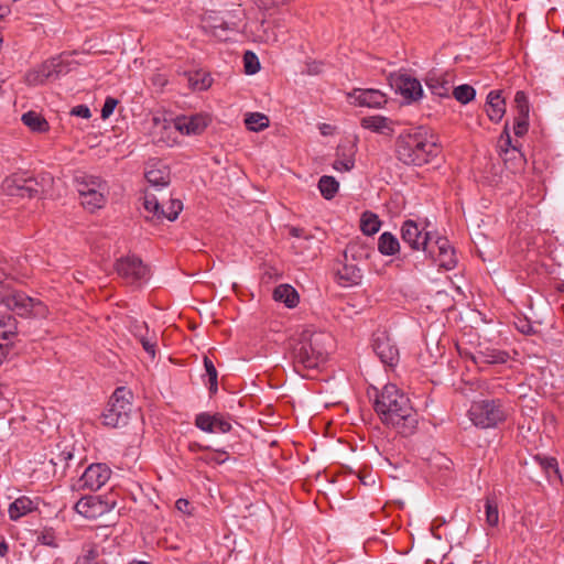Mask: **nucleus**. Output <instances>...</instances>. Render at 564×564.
Returning a JSON list of instances; mask_svg holds the SVG:
<instances>
[{
    "label": "nucleus",
    "instance_id": "obj_44",
    "mask_svg": "<svg viewBox=\"0 0 564 564\" xmlns=\"http://www.w3.org/2000/svg\"><path fill=\"white\" fill-rule=\"evenodd\" d=\"M228 453L226 451L217 449L214 453L199 457L200 460L207 463V464H217L221 465L228 459Z\"/></svg>",
    "mask_w": 564,
    "mask_h": 564
},
{
    "label": "nucleus",
    "instance_id": "obj_26",
    "mask_svg": "<svg viewBox=\"0 0 564 564\" xmlns=\"http://www.w3.org/2000/svg\"><path fill=\"white\" fill-rule=\"evenodd\" d=\"M116 269L118 274L128 282H137L141 272V260L130 257L122 258L118 260Z\"/></svg>",
    "mask_w": 564,
    "mask_h": 564
},
{
    "label": "nucleus",
    "instance_id": "obj_61",
    "mask_svg": "<svg viewBox=\"0 0 564 564\" xmlns=\"http://www.w3.org/2000/svg\"><path fill=\"white\" fill-rule=\"evenodd\" d=\"M325 131H327V124H324V131H322V134H325Z\"/></svg>",
    "mask_w": 564,
    "mask_h": 564
},
{
    "label": "nucleus",
    "instance_id": "obj_9",
    "mask_svg": "<svg viewBox=\"0 0 564 564\" xmlns=\"http://www.w3.org/2000/svg\"><path fill=\"white\" fill-rule=\"evenodd\" d=\"M143 178L148 185L143 191L149 189L158 196L163 194L171 182V173L169 166L158 159L150 160L143 167Z\"/></svg>",
    "mask_w": 564,
    "mask_h": 564
},
{
    "label": "nucleus",
    "instance_id": "obj_64",
    "mask_svg": "<svg viewBox=\"0 0 564 564\" xmlns=\"http://www.w3.org/2000/svg\"><path fill=\"white\" fill-rule=\"evenodd\" d=\"M474 564H486V563H485V562H482V561H477V562H475Z\"/></svg>",
    "mask_w": 564,
    "mask_h": 564
},
{
    "label": "nucleus",
    "instance_id": "obj_37",
    "mask_svg": "<svg viewBox=\"0 0 564 564\" xmlns=\"http://www.w3.org/2000/svg\"><path fill=\"white\" fill-rule=\"evenodd\" d=\"M485 516H486V523L491 527L496 528L499 524V508H498V501L496 497L494 496H487L485 499Z\"/></svg>",
    "mask_w": 564,
    "mask_h": 564
},
{
    "label": "nucleus",
    "instance_id": "obj_43",
    "mask_svg": "<svg viewBox=\"0 0 564 564\" xmlns=\"http://www.w3.org/2000/svg\"><path fill=\"white\" fill-rule=\"evenodd\" d=\"M245 70L249 75L256 74L260 69V63L257 55L247 51L243 55Z\"/></svg>",
    "mask_w": 564,
    "mask_h": 564
},
{
    "label": "nucleus",
    "instance_id": "obj_23",
    "mask_svg": "<svg viewBox=\"0 0 564 564\" xmlns=\"http://www.w3.org/2000/svg\"><path fill=\"white\" fill-rule=\"evenodd\" d=\"M469 357L475 365H496V364H505L509 359V355L506 351L486 348L485 350H479L476 354L465 355Z\"/></svg>",
    "mask_w": 564,
    "mask_h": 564
},
{
    "label": "nucleus",
    "instance_id": "obj_42",
    "mask_svg": "<svg viewBox=\"0 0 564 564\" xmlns=\"http://www.w3.org/2000/svg\"><path fill=\"white\" fill-rule=\"evenodd\" d=\"M517 116L529 117L530 105L527 95L519 90L514 95Z\"/></svg>",
    "mask_w": 564,
    "mask_h": 564
},
{
    "label": "nucleus",
    "instance_id": "obj_8",
    "mask_svg": "<svg viewBox=\"0 0 564 564\" xmlns=\"http://www.w3.org/2000/svg\"><path fill=\"white\" fill-rule=\"evenodd\" d=\"M164 195H156L149 189L143 191V208L153 214L158 220L167 219L173 221L183 209L180 199L169 198L167 206L164 205Z\"/></svg>",
    "mask_w": 564,
    "mask_h": 564
},
{
    "label": "nucleus",
    "instance_id": "obj_35",
    "mask_svg": "<svg viewBox=\"0 0 564 564\" xmlns=\"http://www.w3.org/2000/svg\"><path fill=\"white\" fill-rule=\"evenodd\" d=\"M535 459L539 463L542 470L545 473L550 481L562 479L556 458L536 456Z\"/></svg>",
    "mask_w": 564,
    "mask_h": 564
},
{
    "label": "nucleus",
    "instance_id": "obj_51",
    "mask_svg": "<svg viewBox=\"0 0 564 564\" xmlns=\"http://www.w3.org/2000/svg\"><path fill=\"white\" fill-rule=\"evenodd\" d=\"M72 116L89 119L91 117L90 109L86 105H78L72 108Z\"/></svg>",
    "mask_w": 564,
    "mask_h": 564
},
{
    "label": "nucleus",
    "instance_id": "obj_13",
    "mask_svg": "<svg viewBox=\"0 0 564 564\" xmlns=\"http://www.w3.org/2000/svg\"><path fill=\"white\" fill-rule=\"evenodd\" d=\"M110 474L111 470L106 464H91L77 480L76 487L79 490H98L109 480Z\"/></svg>",
    "mask_w": 564,
    "mask_h": 564
},
{
    "label": "nucleus",
    "instance_id": "obj_38",
    "mask_svg": "<svg viewBox=\"0 0 564 564\" xmlns=\"http://www.w3.org/2000/svg\"><path fill=\"white\" fill-rule=\"evenodd\" d=\"M339 183L333 176L323 175L318 181V189L325 199H332L338 192Z\"/></svg>",
    "mask_w": 564,
    "mask_h": 564
},
{
    "label": "nucleus",
    "instance_id": "obj_57",
    "mask_svg": "<svg viewBox=\"0 0 564 564\" xmlns=\"http://www.w3.org/2000/svg\"><path fill=\"white\" fill-rule=\"evenodd\" d=\"M207 449H209V447H208V446H204V445H202V444H199V443H197V442H191V443L188 444V451H189L191 453H193V454H195V453H197V452H199V451H207Z\"/></svg>",
    "mask_w": 564,
    "mask_h": 564
},
{
    "label": "nucleus",
    "instance_id": "obj_60",
    "mask_svg": "<svg viewBox=\"0 0 564 564\" xmlns=\"http://www.w3.org/2000/svg\"><path fill=\"white\" fill-rule=\"evenodd\" d=\"M355 249H356V246L355 245H350L347 247L346 251H345V256H347L348 253H351V256L355 258Z\"/></svg>",
    "mask_w": 564,
    "mask_h": 564
},
{
    "label": "nucleus",
    "instance_id": "obj_18",
    "mask_svg": "<svg viewBox=\"0 0 564 564\" xmlns=\"http://www.w3.org/2000/svg\"><path fill=\"white\" fill-rule=\"evenodd\" d=\"M351 105L368 108H381L387 104V96L378 89L356 88L347 94Z\"/></svg>",
    "mask_w": 564,
    "mask_h": 564
},
{
    "label": "nucleus",
    "instance_id": "obj_12",
    "mask_svg": "<svg viewBox=\"0 0 564 564\" xmlns=\"http://www.w3.org/2000/svg\"><path fill=\"white\" fill-rule=\"evenodd\" d=\"M149 130V137L155 144L171 145L174 142L172 138L173 133V120L167 119L164 113L154 112L151 113L150 118L145 120Z\"/></svg>",
    "mask_w": 564,
    "mask_h": 564
},
{
    "label": "nucleus",
    "instance_id": "obj_20",
    "mask_svg": "<svg viewBox=\"0 0 564 564\" xmlns=\"http://www.w3.org/2000/svg\"><path fill=\"white\" fill-rule=\"evenodd\" d=\"M75 510L87 519H96L109 511V503L98 496H87L76 502Z\"/></svg>",
    "mask_w": 564,
    "mask_h": 564
},
{
    "label": "nucleus",
    "instance_id": "obj_62",
    "mask_svg": "<svg viewBox=\"0 0 564 564\" xmlns=\"http://www.w3.org/2000/svg\"><path fill=\"white\" fill-rule=\"evenodd\" d=\"M325 131H327V124H324V131H322V134H325Z\"/></svg>",
    "mask_w": 564,
    "mask_h": 564
},
{
    "label": "nucleus",
    "instance_id": "obj_27",
    "mask_svg": "<svg viewBox=\"0 0 564 564\" xmlns=\"http://www.w3.org/2000/svg\"><path fill=\"white\" fill-rule=\"evenodd\" d=\"M37 502L26 496H21L10 503L8 513L12 521H18L22 517L35 511Z\"/></svg>",
    "mask_w": 564,
    "mask_h": 564
},
{
    "label": "nucleus",
    "instance_id": "obj_25",
    "mask_svg": "<svg viewBox=\"0 0 564 564\" xmlns=\"http://www.w3.org/2000/svg\"><path fill=\"white\" fill-rule=\"evenodd\" d=\"M506 112V102L500 91L491 90L486 100V113L492 122H499Z\"/></svg>",
    "mask_w": 564,
    "mask_h": 564
},
{
    "label": "nucleus",
    "instance_id": "obj_46",
    "mask_svg": "<svg viewBox=\"0 0 564 564\" xmlns=\"http://www.w3.org/2000/svg\"><path fill=\"white\" fill-rule=\"evenodd\" d=\"M529 129V117L516 116L513 132L517 137H523Z\"/></svg>",
    "mask_w": 564,
    "mask_h": 564
},
{
    "label": "nucleus",
    "instance_id": "obj_22",
    "mask_svg": "<svg viewBox=\"0 0 564 564\" xmlns=\"http://www.w3.org/2000/svg\"><path fill=\"white\" fill-rule=\"evenodd\" d=\"M357 147L352 142L340 144L337 148L336 159L333 163L334 170L338 172H349L355 167V155Z\"/></svg>",
    "mask_w": 564,
    "mask_h": 564
},
{
    "label": "nucleus",
    "instance_id": "obj_39",
    "mask_svg": "<svg viewBox=\"0 0 564 564\" xmlns=\"http://www.w3.org/2000/svg\"><path fill=\"white\" fill-rule=\"evenodd\" d=\"M245 124L250 131H262L269 127V118L260 112H251L246 116Z\"/></svg>",
    "mask_w": 564,
    "mask_h": 564
},
{
    "label": "nucleus",
    "instance_id": "obj_48",
    "mask_svg": "<svg viewBox=\"0 0 564 564\" xmlns=\"http://www.w3.org/2000/svg\"><path fill=\"white\" fill-rule=\"evenodd\" d=\"M37 541L43 544V545H47V546H56V543H55V534H54V531L52 529H45L43 530L39 536H37Z\"/></svg>",
    "mask_w": 564,
    "mask_h": 564
},
{
    "label": "nucleus",
    "instance_id": "obj_63",
    "mask_svg": "<svg viewBox=\"0 0 564 564\" xmlns=\"http://www.w3.org/2000/svg\"><path fill=\"white\" fill-rule=\"evenodd\" d=\"M325 131H327V124H324V131H322V134H325Z\"/></svg>",
    "mask_w": 564,
    "mask_h": 564
},
{
    "label": "nucleus",
    "instance_id": "obj_21",
    "mask_svg": "<svg viewBox=\"0 0 564 564\" xmlns=\"http://www.w3.org/2000/svg\"><path fill=\"white\" fill-rule=\"evenodd\" d=\"M373 350L379 357L381 362L392 366L398 361L399 349L391 341V339L384 335L378 336L373 341Z\"/></svg>",
    "mask_w": 564,
    "mask_h": 564
},
{
    "label": "nucleus",
    "instance_id": "obj_32",
    "mask_svg": "<svg viewBox=\"0 0 564 564\" xmlns=\"http://www.w3.org/2000/svg\"><path fill=\"white\" fill-rule=\"evenodd\" d=\"M378 251L383 256H394L400 251L398 238L389 231H384L378 239Z\"/></svg>",
    "mask_w": 564,
    "mask_h": 564
},
{
    "label": "nucleus",
    "instance_id": "obj_6",
    "mask_svg": "<svg viewBox=\"0 0 564 564\" xmlns=\"http://www.w3.org/2000/svg\"><path fill=\"white\" fill-rule=\"evenodd\" d=\"M132 398L133 394L128 388H117L102 413V423L110 427L124 426L132 411Z\"/></svg>",
    "mask_w": 564,
    "mask_h": 564
},
{
    "label": "nucleus",
    "instance_id": "obj_53",
    "mask_svg": "<svg viewBox=\"0 0 564 564\" xmlns=\"http://www.w3.org/2000/svg\"><path fill=\"white\" fill-rule=\"evenodd\" d=\"M12 347H13V341H3L0 339V366L7 359Z\"/></svg>",
    "mask_w": 564,
    "mask_h": 564
},
{
    "label": "nucleus",
    "instance_id": "obj_10",
    "mask_svg": "<svg viewBox=\"0 0 564 564\" xmlns=\"http://www.w3.org/2000/svg\"><path fill=\"white\" fill-rule=\"evenodd\" d=\"M67 72V67L61 57H52L25 75V82L30 86L43 85L46 80L58 78Z\"/></svg>",
    "mask_w": 564,
    "mask_h": 564
},
{
    "label": "nucleus",
    "instance_id": "obj_19",
    "mask_svg": "<svg viewBox=\"0 0 564 564\" xmlns=\"http://www.w3.org/2000/svg\"><path fill=\"white\" fill-rule=\"evenodd\" d=\"M195 425L206 433H227L231 430L230 422L221 414L202 412L195 417Z\"/></svg>",
    "mask_w": 564,
    "mask_h": 564
},
{
    "label": "nucleus",
    "instance_id": "obj_31",
    "mask_svg": "<svg viewBox=\"0 0 564 564\" xmlns=\"http://www.w3.org/2000/svg\"><path fill=\"white\" fill-rule=\"evenodd\" d=\"M273 299L283 303L286 307L293 308L299 304L300 296L296 290L290 284H280L273 291Z\"/></svg>",
    "mask_w": 564,
    "mask_h": 564
},
{
    "label": "nucleus",
    "instance_id": "obj_11",
    "mask_svg": "<svg viewBox=\"0 0 564 564\" xmlns=\"http://www.w3.org/2000/svg\"><path fill=\"white\" fill-rule=\"evenodd\" d=\"M424 252L445 270H452L457 263L455 250L445 237H432Z\"/></svg>",
    "mask_w": 564,
    "mask_h": 564
},
{
    "label": "nucleus",
    "instance_id": "obj_15",
    "mask_svg": "<svg viewBox=\"0 0 564 564\" xmlns=\"http://www.w3.org/2000/svg\"><path fill=\"white\" fill-rule=\"evenodd\" d=\"M209 122L210 118L206 113L183 115L173 119V127L182 134L197 135L207 128Z\"/></svg>",
    "mask_w": 564,
    "mask_h": 564
},
{
    "label": "nucleus",
    "instance_id": "obj_4",
    "mask_svg": "<svg viewBox=\"0 0 564 564\" xmlns=\"http://www.w3.org/2000/svg\"><path fill=\"white\" fill-rule=\"evenodd\" d=\"M508 412L499 399L474 401L468 410V417L480 429H492L507 420Z\"/></svg>",
    "mask_w": 564,
    "mask_h": 564
},
{
    "label": "nucleus",
    "instance_id": "obj_47",
    "mask_svg": "<svg viewBox=\"0 0 564 564\" xmlns=\"http://www.w3.org/2000/svg\"><path fill=\"white\" fill-rule=\"evenodd\" d=\"M499 143L501 150L505 151L506 153L508 152L509 148H511L513 151H518V147L516 144H512L511 135L508 130V124L505 126V129L500 135Z\"/></svg>",
    "mask_w": 564,
    "mask_h": 564
},
{
    "label": "nucleus",
    "instance_id": "obj_36",
    "mask_svg": "<svg viewBox=\"0 0 564 564\" xmlns=\"http://www.w3.org/2000/svg\"><path fill=\"white\" fill-rule=\"evenodd\" d=\"M381 221L379 217L371 213L365 212L360 219V229L367 236H372L380 230Z\"/></svg>",
    "mask_w": 564,
    "mask_h": 564
},
{
    "label": "nucleus",
    "instance_id": "obj_1",
    "mask_svg": "<svg viewBox=\"0 0 564 564\" xmlns=\"http://www.w3.org/2000/svg\"><path fill=\"white\" fill-rule=\"evenodd\" d=\"M375 411L384 425L391 426L403 436L412 435L419 423V415L409 397L394 383L386 384L377 393Z\"/></svg>",
    "mask_w": 564,
    "mask_h": 564
},
{
    "label": "nucleus",
    "instance_id": "obj_49",
    "mask_svg": "<svg viewBox=\"0 0 564 564\" xmlns=\"http://www.w3.org/2000/svg\"><path fill=\"white\" fill-rule=\"evenodd\" d=\"M117 105H118V100L116 98L107 97L105 100V104L101 108V118L102 119L109 118L113 113V110L117 107Z\"/></svg>",
    "mask_w": 564,
    "mask_h": 564
},
{
    "label": "nucleus",
    "instance_id": "obj_24",
    "mask_svg": "<svg viewBox=\"0 0 564 564\" xmlns=\"http://www.w3.org/2000/svg\"><path fill=\"white\" fill-rule=\"evenodd\" d=\"M425 84L433 95L448 97L452 86L447 74L430 73L425 78Z\"/></svg>",
    "mask_w": 564,
    "mask_h": 564
},
{
    "label": "nucleus",
    "instance_id": "obj_45",
    "mask_svg": "<svg viewBox=\"0 0 564 564\" xmlns=\"http://www.w3.org/2000/svg\"><path fill=\"white\" fill-rule=\"evenodd\" d=\"M290 234L292 237L297 239L292 246L296 250L302 249L304 247V243L311 240V238L305 234L304 229L302 228L292 227L290 229Z\"/></svg>",
    "mask_w": 564,
    "mask_h": 564
},
{
    "label": "nucleus",
    "instance_id": "obj_33",
    "mask_svg": "<svg viewBox=\"0 0 564 564\" xmlns=\"http://www.w3.org/2000/svg\"><path fill=\"white\" fill-rule=\"evenodd\" d=\"M21 120L33 132L41 133L46 132L50 129L48 122L45 118L35 111H28L23 113Z\"/></svg>",
    "mask_w": 564,
    "mask_h": 564
},
{
    "label": "nucleus",
    "instance_id": "obj_16",
    "mask_svg": "<svg viewBox=\"0 0 564 564\" xmlns=\"http://www.w3.org/2000/svg\"><path fill=\"white\" fill-rule=\"evenodd\" d=\"M391 86L408 101H416L423 96V88L420 80L409 74L392 76Z\"/></svg>",
    "mask_w": 564,
    "mask_h": 564
},
{
    "label": "nucleus",
    "instance_id": "obj_40",
    "mask_svg": "<svg viewBox=\"0 0 564 564\" xmlns=\"http://www.w3.org/2000/svg\"><path fill=\"white\" fill-rule=\"evenodd\" d=\"M204 367H205V376L207 377L206 383L208 384L210 394H214L218 390V381H217L218 372H217L213 361L207 356L204 357Z\"/></svg>",
    "mask_w": 564,
    "mask_h": 564
},
{
    "label": "nucleus",
    "instance_id": "obj_54",
    "mask_svg": "<svg viewBox=\"0 0 564 564\" xmlns=\"http://www.w3.org/2000/svg\"><path fill=\"white\" fill-rule=\"evenodd\" d=\"M151 82L154 87H156L158 89H162L167 83L166 74L165 73L154 74L151 78Z\"/></svg>",
    "mask_w": 564,
    "mask_h": 564
},
{
    "label": "nucleus",
    "instance_id": "obj_34",
    "mask_svg": "<svg viewBox=\"0 0 564 564\" xmlns=\"http://www.w3.org/2000/svg\"><path fill=\"white\" fill-rule=\"evenodd\" d=\"M17 335V319L12 315H2L0 317V339L3 341H14Z\"/></svg>",
    "mask_w": 564,
    "mask_h": 564
},
{
    "label": "nucleus",
    "instance_id": "obj_7",
    "mask_svg": "<svg viewBox=\"0 0 564 564\" xmlns=\"http://www.w3.org/2000/svg\"><path fill=\"white\" fill-rule=\"evenodd\" d=\"M80 204L90 213L102 208L107 202V183L97 176L83 175L76 177Z\"/></svg>",
    "mask_w": 564,
    "mask_h": 564
},
{
    "label": "nucleus",
    "instance_id": "obj_56",
    "mask_svg": "<svg viewBox=\"0 0 564 564\" xmlns=\"http://www.w3.org/2000/svg\"><path fill=\"white\" fill-rule=\"evenodd\" d=\"M227 30H236V25L235 24H229L227 22H223L221 24L219 25H216L215 26V31H214V34L219 37V39H223V35L219 33V31H227ZM227 37L225 36L224 40H226Z\"/></svg>",
    "mask_w": 564,
    "mask_h": 564
},
{
    "label": "nucleus",
    "instance_id": "obj_52",
    "mask_svg": "<svg viewBox=\"0 0 564 564\" xmlns=\"http://www.w3.org/2000/svg\"><path fill=\"white\" fill-rule=\"evenodd\" d=\"M175 508L184 514H192L193 511L191 502L184 498H180L176 500Z\"/></svg>",
    "mask_w": 564,
    "mask_h": 564
},
{
    "label": "nucleus",
    "instance_id": "obj_17",
    "mask_svg": "<svg viewBox=\"0 0 564 564\" xmlns=\"http://www.w3.org/2000/svg\"><path fill=\"white\" fill-rule=\"evenodd\" d=\"M430 232H423L414 220H405L401 227V238L412 250H425L432 239Z\"/></svg>",
    "mask_w": 564,
    "mask_h": 564
},
{
    "label": "nucleus",
    "instance_id": "obj_50",
    "mask_svg": "<svg viewBox=\"0 0 564 564\" xmlns=\"http://www.w3.org/2000/svg\"><path fill=\"white\" fill-rule=\"evenodd\" d=\"M143 351L149 356V358L153 361L159 351L158 343L152 341L150 339H143Z\"/></svg>",
    "mask_w": 564,
    "mask_h": 564
},
{
    "label": "nucleus",
    "instance_id": "obj_2",
    "mask_svg": "<svg viewBox=\"0 0 564 564\" xmlns=\"http://www.w3.org/2000/svg\"><path fill=\"white\" fill-rule=\"evenodd\" d=\"M440 148L429 129L414 127L397 139L398 159L406 165L422 166L437 156Z\"/></svg>",
    "mask_w": 564,
    "mask_h": 564
},
{
    "label": "nucleus",
    "instance_id": "obj_14",
    "mask_svg": "<svg viewBox=\"0 0 564 564\" xmlns=\"http://www.w3.org/2000/svg\"><path fill=\"white\" fill-rule=\"evenodd\" d=\"M2 191L9 196L34 197L40 191L37 182L33 177L13 174L2 182Z\"/></svg>",
    "mask_w": 564,
    "mask_h": 564
},
{
    "label": "nucleus",
    "instance_id": "obj_41",
    "mask_svg": "<svg viewBox=\"0 0 564 564\" xmlns=\"http://www.w3.org/2000/svg\"><path fill=\"white\" fill-rule=\"evenodd\" d=\"M453 96L457 101L465 105L475 98L476 90L470 85L463 84L454 88Z\"/></svg>",
    "mask_w": 564,
    "mask_h": 564
},
{
    "label": "nucleus",
    "instance_id": "obj_3",
    "mask_svg": "<svg viewBox=\"0 0 564 564\" xmlns=\"http://www.w3.org/2000/svg\"><path fill=\"white\" fill-rule=\"evenodd\" d=\"M328 340L329 336L323 332L304 329L292 349L295 371L304 377V370L316 369L325 362Z\"/></svg>",
    "mask_w": 564,
    "mask_h": 564
},
{
    "label": "nucleus",
    "instance_id": "obj_30",
    "mask_svg": "<svg viewBox=\"0 0 564 564\" xmlns=\"http://www.w3.org/2000/svg\"><path fill=\"white\" fill-rule=\"evenodd\" d=\"M184 78L192 90H206L213 84V78L209 73L205 70H193L184 73Z\"/></svg>",
    "mask_w": 564,
    "mask_h": 564
},
{
    "label": "nucleus",
    "instance_id": "obj_58",
    "mask_svg": "<svg viewBox=\"0 0 564 564\" xmlns=\"http://www.w3.org/2000/svg\"><path fill=\"white\" fill-rule=\"evenodd\" d=\"M72 458H73V453H72V452H69V451H64V452H62V453L58 455V459H59V460H63L65 464H67V462H68L69 459H72Z\"/></svg>",
    "mask_w": 564,
    "mask_h": 564
},
{
    "label": "nucleus",
    "instance_id": "obj_5",
    "mask_svg": "<svg viewBox=\"0 0 564 564\" xmlns=\"http://www.w3.org/2000/svg\"><path fill=\"white\" fill-rule=\"evenodd\" d=\"M0 303L21 317H46L48 313L47 306L43 302L22 291H1Z\"/></svg>",
    "mask_w": 564,
    "mask_h": 564
},
{
    "label": "nucleus",
    "instance_id": "obj_28",
    "mask_svg": "<svg viewBox=\"0 0 564 564\" xmlns=\"http://www.w3.org/2000/svg\"><path fill=\"white\" fill-rule=\"evenodd\" d=\"M361 127L376 133L392 134L393 121L383 116H369L361 119Z\"/></svg>",
    "mask_w": 564,
    "mask_h": 564
},
{
    "label": "nucleus",
    "instance_id": "obj_55",
    "mask_svg": "<svg viewBox=\"0 0 564 564\" xmlns=\"http://www.w3.org/2000/svg\"><path fill=\"white\" fill-rule=\"evenodd\" d=\"M9 389L4 384H0V402L2 403L1 409L7 410L9 408V398H8Z\"/></svg>",
    "mask_w": 564,
    "mask_h": 564
},
{
    "label": "nucleus",
    "instance_id": "obj_59",
    "mask_svg": "<svg viewBox=\"0 0 564 564\" xmlns=\"http://www.w3.org/2000/svg\"><path fill=\"white\" fill-rule=\"evenodd\" d=\"M8 552H9V545L4 540H2L0 542V556H6L8 554Z\"/></svg>",
    "mask_w": 564,
    "mask_h": 564
},
{
    "label": "nucleus",
    "instance_id": "obj_29",
    "mask_svg": "<svg viewBox=\"0 0 564 564\" xmlns=\"http://www.w3.org/2000/svg\"><path fill=\"white\" fill-rule=\"evenodd\" d=\"M336 276L338 284L347 288L358 284L362 278V274L361 270L357 265L344 264L337 270Z\"/></svg>",
    "mask_w": 564,
    "mask_h": 564
}]
</instances>
